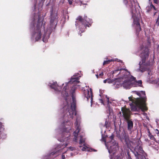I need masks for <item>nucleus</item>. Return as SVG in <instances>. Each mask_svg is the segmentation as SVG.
Listing matches in <instances>:
<instances>
[{
	"mask_svg": "<svg viewBox=\"0 0 159 159\" xmlns=\"http://www.w3.org/2000/svg\"><path fill=\"white\" fill-rule=\"evenodd\" d=\"M78 74H75L72 76L67 83H66V86L63 89L62 92V94L65 98V102L64 103L63 108L61 109V111L63 112L64 121L61 124V127L63 129L62 135L65 138L61 139L62 140L65 141L66 138H68L70 135L69 131V128L68 126L70 124V122H68L73 119L74 115H76L75 112V103L76 100L73 93L76 88L77 86H80V85H75L70 90V93L71 94L72 100L70 99V97L68 95V92L69 89H67L68 87L71 84H74L78 83L80 81H78L80 76H78Z\"/></svg>",
	"mask_w": 159,
	"mask_h": 159,
	"instance_id": "1",
	"label": "nucleus"
},
{
	"mask_svg": "<svg viewBox=\"0 0 159 159\" xmlns=\"http://www.w3.org/2000/svg\"><path fill=\"white\" fill-rule=\"evenodd\" d=\"M133 92L137 94L139 97L135 98L132 97H129L128 103L133 111H137L141 109L142 111H146L147 108L145 104V92L143 91L138 92L134 91Z\"/></svg>",
	"mask_w": 159,
	"mask_h": 159,
	"instance_id": "2",
	"label": "nucleus"
},
{
	"mask_svg": "<svg viewBox=\"0 0 159 159\" xmlns=\"http://www.w3.org/2000/svg\"><path fill=\"white\" fill-rule=\"evenodd\" d=\"M41 15L39 14H37L35 15L34 17V21L37 19V23L36 27H35L34 30L32 32V38L34 39L36 41H38L40 39L42 34V33L44 31V34L43 35V40L45 43L48 41L49 38V32H46L44 30V25H43V20Z\"/></svg>",
	"mask_w": 159,
	"mask_h": 159,
	"instance_id": "3",
	"label": "nucleus"
},
{
	"mask_svg": "<svg viewBox=\"0 0 159 159\" xmlns=\"http://www.w3.org/2000/svg\"><path fill=\"white\" fill-rule=\"evenodd\" d=\"M113 74L115 76L118 75L122 79V85L125 89H129L133 87L132 76L127 70L123 69H118L113 72Z\"/></svg>",
	"mask_w": 159,
	"mask_h": 159,
	"instance_id": "4",
	"label": "nucleus"
},
{
	"mask_svg": "<svg viewBox=\"0 0 159 159\" xmlns=\"http://www.w3.org/2000/svg\"><path fill=\"white\" fill-rule=\"evenodd\" d=\"M77 117L76 121L75 123V128L76 130L74 132V138L73 141L77 142L78 140H79V144L80 145L79 146L80 149L82 151H95L94 149L90 148L87 147L84 144L85 139L83 135H80L78 136V133L80 130V116H76Z\"/></svg>",
	"mask_w": 159,
	"mask_h": 159,
	"instance_id": "5",
	"label": "nucleus"
},
{
	"mask_svg": "<svg viewBox=\"0 0 159 159\" xmlns=\"http://www.w3.org/2000/svg\"><path fill=\"white\" fill-rule=\"evenodd\" d=\"M124 2L126 5H129V6L131 8L132 17L134 20L133 26L135 28L137 31H140L141 28L139 22L138 18L137 17V12L135 7H134V6H139L136 0H129L128 2L127 0H124Z\"/></svg>",
	"mask_w": 159,
	"mask_h": 159,
	"instance_id": "6",
	"label": "nucleus"
},
{
	"mask_svg": "<svg viewBox=\"0 0 159 159\" xmlns=\"http://www.w3.org/2000/svg\"><path fill=\"white\" fill-rule=\"evenodd\" d=\"M101 141L105 142V145L107 148L109 153L113 152L116 151L118 148V144L114 140V135L112 134L109 137H107L106 139L102 134Z\"/></svg>",
	"mask_w": 159,
	"mask_h": 159,
	"instance_id": "7",
	"label": "nucleus"
},
{
	"mask_svg": "<svg viewBox=\"0 0 159 159\" xmlns=\"http://www.w3.org/2000/svg\"><path fill=\"white\" fill-rule=\"evenodd\" d=\"M140 51L141 53L140 57L142 59V62H140L139 63L140 68L138 69V71H140L142 72L145 71L146 69L145 66L149 65L150 64L146 63V61L148 55V48L146 47H144L143 45L141 47Z\"/></svg>",
	"mask_w": 159,
	"mask_h": 159,
	"instance_id": "8",
	"label": "nucleus"
},
{
	"mask_svg": "<svg viewBox=\"0 0 159 159\" xmlns=\"http://www.w3.org/2000/svg\"><path fill=\"white\" fill-rule=\"evenodd\" d=\"M76 20L75 25L77 28L78 27L79 28V32L80 31L81 33L84 32L86 27L87 26L89 27V25H90L92 23L91 20L86 16L84 17V19H82L81 16H79Z\"/></svg>",
	"mask_w": 159,
	"mask_h": 159,
	"instance_id": "9",
	"label": "nucleus"
},
{
	"mask_svg": "<svg viewBox=\"0 0 159 159\" xmlns=\"http://www.w3.org/2000/svg\"><path fill=\"white\" fill-rule=\"evenodd\" d=\"M121 111L125 119L127 121L128 123V129L129 130H131L133 127V122L129 120L130 111L129 109L122 107Z\"/></svg>",
	"mask_w": 159,
	"mask_h": 159,
	"instance_id": "10",
	"label": "nucleus"
},
{
	"mask_svg": "<svg viewBox=\"0 0 159 159\" xmlns=\"http://www.w3.org/2000/svg\"><path fill=\"white\" fill-rule=\"evenodd\" d=\"M67 144H66L65 145H62V146H61L60 145H59L58 146L56 149V150L57 151L55 152H52L51 153V155H53L55 153H57V152H60L62 153V155L61 157L62 159H64L65 158V156L63 155V154L65 153L66 151L68 150H70L71 151L73 150L74 149V148L72 147H70L68 149L66 147Z\"/></svg>",
	"mask_w": 159,
	"mask_h": 159,
	"instance_id": "11",
	"label": "nucleus"
},
{
	"mask_svg": "<svg viewBox=\"0 0 159 159\" xmlns=\"http://www.w3.org/2000/svg\"><path fill=\"white\" fill-rule=\"evenodd\" d=\"M85 97H86L87 100H90L91 101V105H92L93 100L92 92L91 89H90V90L88 89L85 90L84 92Z\"/></svg>",
	"mask_w": 159,
	"mask_h": 159,
	"instance_id": "12",
	"label": "nucleus"
},
{
	"mask_svg": "<svg viewBox=\"0 0 159 159\" xmlns=\"http://www.w3.org/2000/svg\"><path fill=\"white\" fill-rule=\"evenodd\" d=\"M107 105L109 107V109L110 112L112 111V109H111L110 107V106L111 105L113 106H116L117 105H119V103L117 101L115 100H113L111 101V102H110L108 98H107Z\"/></svg>",
	"mask_w": 159,
	"mask_h": 159,
	"instance_id": "13",
	"label": "nucleus"
},
{
	"mask_svg": "<svg viewBox=\"0 0 159 159\" xmlns=\"http://www.w3.org/2000/svg\"><path fill=\"white\" fill-rule=\"evenodd\" d=\"M133 78V87H137V86H141L142 85V82L141 80L136 81L135 80V78L132 76Z\"/></svg>",
	"mask_w": 159,
	"mask_h": 159,
	"instance_id": "14",
	"label": "nucleus"
},
{
	"mask_svg": "<svg viewBox=\"0 0 159 159\" xmlns=\"http://www.w3.org/2000/svg\"><path fill=\"white\" fill-rule=\"evenodd\" d=\"M49 85L52 89H54L55 90H59L60 87L58 86L56 82H53V81L50 82L49 83Z\"/></svg>",
	"mask_w": 159,
	"mask_h": 159,
	"instance_id": "15",
	"label": "nucleus"
},
{
	"mask_svg": "<svg viewBox=\"0 0 159 159\" xmlns=\"http://www.w3.org/2000/svg\"><path fill=\"white\" fill-rule=\"evenodd\" d=\"M112 61H117L118 62H122V61H121L120 60L118 59L117 58L116 59H112L111 60H108L107 61H104L103 63V65H105L106 64H108L110 62Z\"/></svg>",
	"mask_w": 159,
	"mask_h": 159,
	"instance_id": "16",
	"label": "nucleus"
},
{
	"mask_svg": "<svg viewBox=\"0 0 159 159\" xmlns=\"http://www.w3.org/2000/svg\"><path fill=\"white\" fill-rule=\"evenodd\" d=\"M124 156V153L121 152L120 154L116 156V159H122L123 157Z\"/></svg>",
	"mask_w": 159,
	"mask_h": 159,
	"instance_id": "17",
	"label": "nucleus"
},
{
	"mask_svg": "<svg viewBox=\"0 0 159 159\" xmlns=\"http://www.w3.org/2000/svg\"><path fill=\"white\" fill-rule=\"evenodd\" d=\"M140 143H139V139H137L136 140V143H135V146H138L139 145Z\"/></svg>",
	"mask_w": 159,
	"mask_h": 159,
	"instance_id": "18",
	"label": "nucleus"
},
{
	"mask_svg": "<svg viewBox=\"0 0 159 159\" xmlns=\"http://www.w3.org/2000/svg\"><path fill=\"white\" fill-rule=\"evenodd\" d=\"M156 25L157 26L159 25V15L158 16V18L156 21Z\"/></svg>",
	"mask_w": 159,
	"mask_h": 159,
	"instance_id": "19",
	"label": "nucleus"
},
{
	"mask_svg": "<svg viewBox=\"0 0 159 159\" xmlns=\"http://www.w3.org/2000/svg\"><path fill=\"white\" fill-rule=\"evenodd\" d=\"M139 152H140L143 153V149L141 146L139 147Z\"/></svg>",
	"mask_w": 159,
	"mask_h": 159,
	"instance_id": "20",
	"label": "nucleus"
},
{
	"mask_svg": "<svg viewBox=\"0 0 159 159\" xmlns=\"http://www.w3.org/2000/svg\"><path fill=\"white\" fill-rule=\"evenodd\" d=\"M107 83H109V84H110V83H112V80H111V79H107Z\"/></svg>",
	"mask_w": 159,
	"mask_h": 159,
	"instance_id": "21",
	"label": "nucleus"
},
{
	"mask_svg": "<svg viewBox=\"0 0 159 159\" xmlns=\"http://www.w3.org/2000/svg\"><path fill=\"white\" fill-rule=\"evenodd\" d=\"M121 84V83H120V84H119L118 83V82H116V84H117V85H118V86H117L116 87H117V88H118V87H119L120 86V84Z\"/></svg>",
	"mask_w": 159,
	"mask_h": 159,
	"instance_id": "22",
	"label": "nucleus"
},
{
	"mask_svg": "<svg viewBox=\"0 0 159 159\" xmlns=\"http://www.w3.org/2000/svg\"><path fill=\"white\" fill-rule=\"evenodd\" d=\"M104 75L103 72H101L100 74H99V75L100 76H102Z\"/></svg>",
	"mask_w": 159,
	"mask_h": 159,
	"instance_id": "23",
	"label": "nucleus"
},
{
	"mask_svg": "<svg viewBox=\"0 0 159 159\" xmlns=\"http://www.w3.org/2000/svg\"><path fill=\"white\" fill-rule=\"evenodd\" d=\"M150 137L151 139H153L154 140H155V138H154V137L153 136H152L151 137Z\"/></svg>",
	"mask_w": 159,
	"mask_h": 159,
	"instance_id": "24",
	"label": "nucleus"
},
{
	"mask_svg": "<svg viewBox=\"0 0 159 159\" xmlns=\"http://www.w3.org/2000/svg\"><path fill=\"white\" fill-rule=\"evenodd\" d=\"M107 79H106L105 80H104V81H103V82L104 83H107Z\"/></svg>",
	"mask_w": 159,
	"mask_h": 159,
	"instance_id": "25",
	"label": "nucleus"
},
{
	"mask_svg": "<svg viewBox=\"0 0 159 159\" xmlns=\"http://www.w3.org/2000/svg\"><path fill=\"white\" fill-rule=\"evenodd\" d=\"M96 76L97 78H98V74H96Z\"/></svg>",
	"mask_w": 159,
	"mask_h": 159,
	"instance_id": "26",
	"label": "nucleus"
},
{
	"mask_svg": "<svg viewBox=\"0 0 159 159\" xmlns=\"http://www.w3.org/2000/svg\"><path fill=\"white\" fill-rule=\"evenodd\" d=\"M136 154H135V155L136 156L137 155H139V154H138V152H136Z\"/></svg>",
	"mask_w": 159,
	"mask_h": 159,
	"instance_id": "27",
	"label": "nucleus"
},
{
	"mask_svg": "<svg viewBox=\"0 0 159 159\" xmlns=\"http://www.w3.org/2000/svg\"><path fill=\"white\" fill-rule=\"evenodd\" d=\"M154 2L156 3H157V0H153Z\"/></svg>",
	"mask_w": 159,
	"mask_h": 159,
	"instance_id": "28",
	"label": "nucleus"
},
{
	"mask_svg": "<svg viewBox=\"0 0 159 159\" xmlns=\"http://www.w3.org/2000/svg\"><path fill=\"white\" fill-rule=\"evenodd\" d=\"M156 142H157V143H159V140H158V141H156Z\"/></svg>",
	"mask_w": 159,
	"mask_h": 159,
	"instance_id": "29",
	"label": "nucleus"
},
{
	"mask_svg": "<svg viewBox=\"0 0 159 159\" xmlns=\"http://www.w3.org/2000/svg\"><path fill=\"white\" fill-rule=\"evenodd\" d=\"M153 8H154L155 10H156V8H155V7H154V6H153Z\"/></svg>",
	"mask_w": 159,
	"mask_h": 159,
	"instance_id": "30",
	"label": "nucleus"
},
{
	"mask_svg": "<svg viewBox=\"0 0 159 159\" xmlns=\"http://www.w3.org/2000/svg\"><path fill=\"white\" fill-rule=\"evenodd\" d=\"M75 2H78V1H75Z\"/></svg>",
	"mask_w": 159,
	"mask_h": 159,
	"instance_id": "31",
	"label": "nucleus"
},
{
	"mask_svg": "<svg viewBox=\"0 0 159 159\" xmlns=\"http://www.w3.org/2000/svg\"><path fill=\"white\" fill-rule=\"evenodd\" d=\"M101 102L102 103L103 101L102 100H101Z\"/></svg>",
	"mask_w": 159,
	"mask_h": 159,
	"instance_id": "32",
	"label": "nucleus"
},
{
	"mask_svg": "<svg viewBox=\"0 0 159 159\" xmlns=\"http://www.w3.org/2000/svg\"><path fill=\"white\" fill-rule=\"evenodd\" d=\"M143 114H144V115H145H145H146V113H144Z\"/></svg>",
	"mask_w": 159,
	"mask_h": 159,
	"instance_id": "33",
	"label": "nucleus"
},
{
	"mask_svg": "<svg viewBox=\"0 0 159 159\" xmlns=\"http://www.w3.org/2000/svg\"><path fill=\"white\" fill-rule=\"evenodd\" d=\"M148 74L149 75L150 74V73L149 72H148Z\"/></svg>",
	"mask_w": 159,
	"mask_h": 159,
	"instance_id": "34",
	"label": "nucleus"
},
{
	"mask_svg": "<svg viewBox=\"0 0 159 159\" xmlns=\"http://www.w3.org/2000/svg\"><path fill=\"white\" fill-rule=\"evenodd\" d=\"M0 132H1L0 131Z\"/></svg>",
	"mask_w": 159,
	"mask_h": 159,
	"instance_id": "35",
	"label": "nucleus"
}]
</instances>
